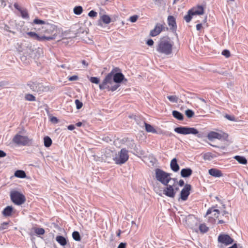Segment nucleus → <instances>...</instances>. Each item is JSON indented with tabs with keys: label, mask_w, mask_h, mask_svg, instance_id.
<instances>
[{
	"label": "nucleus",
	"mask_w": 248,
	"mask_h": 248,
	"mask_svg": "<svg viewBox=\"0 0 248 248\" xmlns=\"http://www.w3.org/2000/svg\"><path fill=\"white\" fill-rule=\"evenodd\" d=\"M172 43L168 37L161 38L156 47V50L161 53L169 55L172 52Z\"/></svg>",
	"instance_id": "1"
},
{
	"label": "nucleus",
	"mask_w": 248,
	"mask_h": 248,
	"mask_svg": "<svg viewBox=\"0 0 248 248\" xmlns=\"http://www.w3.org/2000/svg\"><path fill=\"white\" fill-rule=\"evenodd\" d=\"M155 175L156 179L164 186L167 185L171 180L176 181V179L171 178V174L159 169H155Z\"/></svg>",
	"instance_id": "2"
},
{
	"label": "nucleus",
	"mask_w": 248,
	"mask_h": 248,
	"mask_svg": "<svg viewBox=\"0 0 248 248\" xmlns=\"http://www.w3.org/2000/svg\"><path fill=\"white\" fill-rule=\"evenodd\" d=\"M24 131H20L13 139V141L18 146L29 145L32 142L27 136H24Z\"/></svg>",
	"instance_id": "3"
},
{
	"label": "nucleus",
	"mask_w": 248,
	"mask_h": 248,
	"mask_svg": "<svg viewBox=\"0 0 248 248\" xmlns=\"http://www.w3.org/2000/svg\"><path fill=\"white\" fill-rule=\"evenodd\" d=\"M35 29L40 31V33L44 34L43 35L51 36L56 34L57 36V27L54 24L46 23L42 26L41 28H35Z\"/></svg>",
	"instance_id": "4"
},
{
	"label": "nucleus",
	"mask_w": 248,
	"mask_h": 248,
	"mask_svg": "<svg viewBox=\"0 0 248 248\" xmlns=\"http://www.w3.org/2000/svg\"><path fill=\"white\" fill-rule=\"evenodd\" d=\"M28 85L30 89L33 92H36L39 94L43 92H46L50 90V87L48 86H45L42 83L35 82H30Z\"/></svg>",
	"instance_id": "5"
},
{
	"label": "nucleus",
	"mask_w": 248,
	"mask_h": 248,
	"mask_svg": "<svg viewBox=\"0 0 248 248\" xmlns=\"http://www.w3.org/2000/svg\"><path fill=\"white\" fill-rule=\"evenodd\" d=\"M128 155L127 151L123 148L113 158V160L117 164H122L124 163L128 159Z\"/></svg>",
	"instance_id": "6"
},
{
	"label": "nucleus",
	"mask_w": 248,
	"mask_h": 248,
	"mask_svg": "<svg viewBox=\"0 0 248 248\" xmlns=\"http://www.w3.org/2000/svg\"><path fill=\"white\" fill-rule=\"evenodd\" d=\"M12 201L16 205H21L25 202V196L21 193L16 191H12L10 193Z\"/></svg>",
	"instance_id": "7"
},
{
	"label": "nucleus",
	"mask_w": 248,
	"mask_h": 248,
	"mask_svg": "<svg viewBox=\"0 0 248 248\" xmlns=\"http://www.w3.org/2000/svg\"><path fill=\"white\" fill-rule=\"evenodd\" d=\"M27 33L31 37L41 42L54 40L56 38V34H53L51 36L42 35L32 31L28 32Z\"/></svg>",
	"instance_id": "8"
},
{
	"label": "nucleus",
	"mask_w": 248,
	"mask_h": 248,
	"mask_svg": "<svg viewBox=\"0 0 248 248\" xmlns=\"http://www.w3.org/2000/svg\"><path fill=\"white\" fill-rule=\"evenodd\" d=\"M174 131L177 133L183 135L193 134L197 135L199 134L198 130L193 127L180 126L174 129Z\"/></svg>",
	"instance_id": "9"
},
{
	"label": "nucleus",
	"mask_w": 248,
	"mask_h": 248,
	"mask_svg": "<svg viewBox=\"0 0 248 248\" xmlns=\"http://www.w3.org/2000/svg\"><path fill=\"white\" fill-rule=\"evenodd\" d=\"M228 134L223 133H217L215 131H210L208 133L207 138L210 140L213 141L215 139H217L221 140H226L228 138Z\"/></svg>",
	"instance_id": "10"
},
{
	"label": "nucleus",
	"mask_w": 248,
	"mask_h": 248,
	"mask_svg": "<svg viewBox=\"0 0 248 248\" xmlns=\"http://www.w3.org/2000/svg\"><path fill=\"white\" fill-rule=\"evenodd\" d=\"M114 82L113 73H110L106 77L103 82L99 85V88L100 90L108 89Z\"/></svg>",
	"instance_id": "11"
},
{
	"label": "nucleus",
	"mask_w": 248,
	"mask_h": 248,
	"mask_svg": "<svg viewBox=\"0 0 248 248\" xmlns=\"http://www.w3.org/2000/svg\"><path fill=\"white\" fill-rule=\"evenodd\" d=\"M175 183V181H174L172 185L167 184V185H166L167 186L163 190V194L169 197L174 198L176 194V191H174V188Z\"/></svg>",
	"instance_id": "12"
},
{
	"label": "nucleus",
	"mask_w": 248,
	"mask_h": 248,
	"mask_svg": "<svg viewBox=\"0 0 248 248\" xmlns=\"http://www.w3.org/2000/svg\"><path fill=\"white\" fill-rule=\"evenodd\" d=\"M218 242L220 243L228 246L232 244L233 240L228 234H220L218 236Z\"/></svg>",
	"instance_id": "13"
},
{
	"label": "nucleus",
	"mask_w": 248,
	"mask_h": 248,
	"mask_svg": "<svg viewBox=\"0 0 248 248\" xmlns=\"http://www.w3.org/2000/svg\"><path fill=\"white\" fill-rule=\"evenodd\" d=\"M102 153L101 157V161L109 162L113 158L114 153L110 149H105Z\"/></svg>",
	"instance_id": "14"
},
{
	"label": "nucleus",
	"mask_w": 248,
	"mask_h": 248,
	"mask_svg": "<svg viewBox=\"0 0 248 248\" xmlns=\"http://www.w3.org/2000/svg\"><path fill=\"white\" fill-rule=\"evenodd\" d=\"M191 189V186L188 184H186L184 187L182 189L180 193V198L183 201H186L188 196L190 194V190Z\"/></svg>",
	"instance_id": "15"
},
{
	"label": "nucleus",
	"mask_w": 248,
	"mask_h": 248,
	"mask_svg": "<svg viewBox=\"0 0 248 248\" xmlns=\"http://www.w3.org/2000/svg\"><path fill=\"white\" fill-rule=\"evenodd\" d=\"M164 27L162 24L157 23L153 30L150 31V35L152 36H156L158 35L164 29Z\"/></svg>",
	"instance_id": "16"
},
{
	"label": "nucleus",
	"mask_w": 248,
	"mask_h": 248,
	"mask_svg": "<svg viewBox=\"0 0 248 248\" xmlns=\"http://www.w3.org/2000/svg\"><path fill=\"white\" fill-rule=\"evenodd\" d=\"M110 21L111 19L110 17L108 15H104L101 16L100 19L98 21L97 25L100 27H102V22L106 24H108L110 22Z\"/></svg>",
	"instance_id": "17"
},
{
	"label": "nucleus",
	"mask_w": 248,
	"mask_h": 248,
	"mask_svg": "<svg viewBox=\"0 0 248 248\" xmlns=\"http://www.w3.org/2000/svg\"><path fill=\"white\" fill-rule=\"evenodd\" d=\"M168 22L170 29L174 31L176 30L177 26L175 21V18L172 16H169L168 17Z\"/></svg>",
	"instance_id": "18"
},
{
	"label": "nucleus",
	"mask_w": 248,
	"mask_h": 248,
	"mask_svg": "<svg viewBox=\"0 0 248 248\" xmlns=\"http://www.w3.org/2000/svg\"><path fill=\"white\" fill-rule=\"evenodd\" d=\"M192 14L195 15H202L204 14V9L202 6H198L190 9Z\"/></svg>",
	"instance_id": "19"
},
{
	"label": "nucleus",
	"mask_w": 248,
	"mask_h": 248,
	"mask_svg": "<svg viewBox=\"0 0 248 248\" xmlns=\"http://www.w3.org/2000/svg\"><path fill=\"white\" fill-rule=\"evenodd\" d=\"M208 173L210 175L215 177H220L222 176L221 171L220 170L215 168L209 170Z\"/></svg>",
	"instance_id": "20"
},
{
	"label": "nucleus",
	"mask_w": 248,
	"mask_h": 248,
	"mask_svg": "<svg viewBox=\"0 0 248 248\" xmlns=\"http://www.w3.org/2000/svg\"><path fill=\"white\" fill-rule=\"evenodd\" d=\"M113 81L115 83H121L124 78V76L121 73H113Z\"/></svg>",
	"instance_id": "21"
},
{
	"label": "nucleus",
	"mask_w": 248,
	"mask_h": 248,
	"mask_svg": "<svg viewBox=\"0 0 248 248\" xmlns=\"http://www.w3.org/2000/svg\"><path fill=\"white\" fill-rule=\"evenodd\" d=\"M145 126L146 130L148 132H151L153 133H156V130L150 124H148L145 122H142L141 124V127Z\"/></svg>",
	"instance_id": "22"
},
{
	"label": "nucleus",
	"mask_w": 248,
	"mask_h": 248,
	"mask_svg": "<svg viewBox=\"0 0 248 248\" xmlns=\"http://www.w3.org/2000/svg\"><path fill=\"white\" fill-rule=\"evenodd\" d=\"M171 169L174 172H177L179 170V166L177 163V159L175 158H173L170 164Z\"/></svg>",
	"instance_id": "23"
},
{
	"label": "nucleus",
	"mask_w": 248,
	"mask_h": 248,
	"mask_svg": "<svg viewBox=\"0 0 248 248\" xmlns=\"http://www.w3.org/2000/svg\"><path fill=\"white\" fill-rule=\"evenodd\" d=\"M56 241L62 246H67V240L62 236L58 235L56 237Z\"/></svg>",
	"instance_id": "24"
},
{
	"label": "nucleus",
	"mask_w": 248,
	"mask_h": 248,
	"mask_svg": "<svg viewBox=\"0 0 248 248\" xmlns=\"http://www.w3.org/2000/svg\"><path fill=\"white\" fill-rule=\"evenodd\" d=\"M219 213L220 212L218 210L214 209V208H211L207 210L206 215L212 214L214 217L217 218L218 217Z\"/></svg>",
	"instance_id": "25"
},
{
	"label": "nucleus",
	"mask_w": 248,
	"mask_h": 248,
	"mask_svg": "<svg viewBox=\"0 0 248 248\" xmlns=\"http://www.w3.org/2000/svg\"><path fill=\"white\" fill-rule=\"evenodd\" d=\"M192 170L190 168L183 169L181 171V175L183 177H187L191 175Z\"/></svg>",
	"instance_id": "26"
},
{
	"label": "nucleus",
	"mask_w": 248,
	"mask_h": 248,
	"mask_svg": "<svg viewBox=\"0 0 248 248\" xmlns=\"http://www.w3.org/2000/svg\"><path fill=\"white\" fill-rule=\"evenodd\" d=\"M12 211V207L10 206H8L3 209L2 211V214L5 217L10 216L11 215Z\"/></svg>",
	"instance_id": "27"
},
{
	"label": "nucleus",
	"mask_w": 248,
	"mask_h": 248,
	"mask_svg": "<svg viewBox=\"0 0 248 248\" xmlns=\"http://www.w3.org/2000/svg\"><path fill=\"white\" fill-rule=\"evenodd\" d=\"M234 158L240 164L245 165L247 163V159L242 156L235 155Z\"/></svg>",
	"instance_id": "28"
},
{
	"label": "nucleus",
	"mask_w": 248,
	"mask_h": 248,
	"mask_svg": "<svg viewBox=\"0 0 248 248\" xmlns=\"http://www.w3.org/2000/svg\"><path fill=\"white\" fill-rule=\"evenodd\" d=\"M15 176L17 178H24L26 176L25 172L22 170H17L15 172Z\"/></svg>",
	"instance_id": "29"
},
{
	"label": "nucleus",
	"mask_w": 248,
	"mask_h": 248,
	"mask_svg": "<svg viewBox=\"0 0 248 248\" xmlns=\"http://www.w3.org/2000/svg\"><path fill=\"white\" fill-rule=\"evenodd\" d=\"M193 16L194 15L192 14L190 10H189L187 12V14L184 16V19L186 23H189L191 21Z\"/></svg>",
	"instance_id": "30"
},
{
	"label": "nucleus",
	"mask_w": 248,
	"mask_h": 248,
	"mask_svg": "<svg viewBox=\"0 0 248 248\" xmlns=\"http://www.w3.org/2000/svg\"><path fill=\"white\" fill-rule=\"evenodd\" d=\"M173 116L179 120H182L184 118L183 115L176 110H173L172 111Z\"/></svg>",
	"instance_id": "31"
},
{
	"label": "nucleus",
	"mask_w": 248,
	"mask_h": 248,
	"mask_svg": "<svg viewBox=\"0 0 248 248\" xmlns=\"http://www.w3.org/2000/svg\"><path fill=\"white\" fill-rule=\"evenodd\" d=\"M44 145L46 147H49L51 146L52 144V140L48 136H46L44 139Z\"/></svg>",
	"instance_id": "32"
},
{
	"label": "nucleus",
	"mask_w": 248,
	"mask_h": 248,
	"mask_svg": "<svg viewBox=\"0 0 248 248\" xmlns=\"http://www.w3.org/2000/svg\"><path fill=\"white\" fill-rule=\"evenodd\" d=\"M155 5H156L157 7H164L166 6V2L164 0H153Z\"/></svg>",
	"instance_id": "33"
},
{
	"label": "nucleus",
	"mask_w": 248,
	"mask_h": 248,
	"mask_svg": "<svg viewBox=\"0 0 248 248\" xmlns=\"http://www.w3.org/2000/svg\"><path fill=\"white\" fill-rule=\"evenodd\" d=\"M73 11L75 14L79 15L82 13L83 8L81 6H77L74 8Z\"/></svg>",
	"instance_id": "34"
},
{
	"label": "nucleus",
	"mask_w": 248,
	"mask_h": 248,
	"mask_svg": "<svg viewBox=\"0 0 248 248\" xmlns=\"http://www.w3.org/2000/svg\"><path fill=\"white\" fill-rule=\"evenodd\" d=\"M25 99L29 101H35L36 100L35 97L32 94L30 93L25 94Z\"/></svg>",
	"instance_id": "35"
},
{
	"label": "nucleus",
	"mask_w": 248,
	"mask_h": 248,
	"mask_svg": "<svg viewBox=\"0 0 248 248\" xmlns=\"http://www.w3.org/2000/svg\"><path fill=\"white\" fill-rule=\"evenodd\" d=\"M202 157L205 160H211L214 156L211 153H207L203 155Z\"/></svg>",
	"instance_id": "36"
},
{
	"label": "nucleus",
	"mask_w": 248,
	"mask_h": 248,
	"mask_svg": "<svg viewBox=\"0 0 248 248\" xmlns=\"http://www.w3.org/2000/svg\"><path fill=\"white\" fill-rule=\"evenodd\" d=\"M72 237L73 238L77 241H79L80 240L81 238L79 232L77 231H74L72 233Z\"/></svg>",
	"instance_id": "37"
},
{
	"label": "nucleus",
	"mask_w": 248,
	"mask_h": 248,
	"mask_svg": "<svg viewBox=\"0 0 248 248\" xmlns=\"http://www.w3.org/2000/svg\"><path fill=\"white\" fill-rule=\"evenodd\" d=\"M167 98L172 103H177L178 100V97L176 95H170L167 96Z\"/></svg>",
	"instance_id": "38"
},
{
	"label": "nucleus",
	"mask_w": 248,
	"mask_h": 248,
	"mask_svg": "<svg viewBox=\"0 0 248 248\" xmlns=\"http://www.w3.org/2000/svg\"><path fill=\"white\" fill-rule=\"evenodd\" d=\"M35 232L39 235H43L45 233V230L42 228H36L34 229Z\"/></svg>",
	"instance_id": "39"
},
{
	"label": "nucleus",
	"mask_w": 248,
	"mask_h": 248,
	"mask_svg": "<svg viewBox=\"0 0 248 248\" xmlns=\"http://www.w3.org/2000/svg\"><path fill=\"white\" fill-rule=\"evenodd\" d=\"M185 114L188 118H192L194 115L193 111L189 109H188L185 111Z\"/></svg>",
	"instance_id": "40"
},
{
	"label": "nucleus",
	"mask_w": 248,
	"mask_h": 248,
	"mask_svg": "<svg viewBox=\"0 0 248 248\" xmlns=\"http://www.w3.org/2000/svg\"><path fill=\"white\" fill-rule=\"evenodd\" d=\"M199 229L202 232H206L208 231V227L204 224H202L200 225Z\"/></svg>",
	"instance_id": "41"
},
{
	"label": "nucleus",
	"mask_w": 248,
	"mask_h": 248,
	"mask_svg": "<svg viewBox=\"0 0 248 248\" xmlns=\"http://www.w3.org/2000/svg\"><path fill=\"white\" fill-rule=\"evenodd\" d=\"M118 84L119 83H116L114 85H110L111 86H109V88L108 89V90L109 91L110 90L112 92L116 91L120 86Z\"/></svg>",
	"instance_id": "42"
},
{
	"label": "nucleus",
	"mask_w": 248,
	"mask_h": 248,
	"mask_svg": "<svg viewBox=\"0 0 248 248\" xmlns=\"http://www.w3.org/2000/svg\"><path fill=\"white\" fill-rule=\"evenodd\" d=\"M21 16L22 17L24 18H29V15L28 14L27 11L26 10H21L20 11Z\"/></svg>",
	"instance_id": "43"
},
{
	"label": "nucleus",
	"mask_w": 248,
	"mask_h": 248,
	"mask_svg": "<svg viewBox=\"0 0 248 248\" xmlns=\"http://www.w3.org/2000/svg\"><path fill=\"white\" fill-rule=\"evenodd\" d=\"M126 144L129 147V148H131V149L135 148L136 147V146L135 145L133 140H128L127 141Z\"/></svg>",
	"instance_id": "44"
},
{
	"label": "nucleus",
	"mask_w": 248,
	"mask_h": 248,
	"mask_svg": "<svg viewBox=\"0 0 248 248\" xmlns=\"http://www.w3.org/2000/svg\"><path fill=\"white\" fill-rule=\"evenodd\" d=\"M35 24L41 25V26L44 25V24H46L44 21L39 19H35L33 22Z\"/></svg>",
	"instance_id": "45"
},
{
	"label": "nucleus",
	"mask_w": 248,
	"mask_h": 248,
	"mask_svg": "<svg viewBox=\"0 0 248 248\" xmlns=\"http://www.w3.org/2000/svg\"><path fill=\"white\" fill-rule=\"evenodd\" d=\"M75 104L76 105V108L78 109L81 108L83 106V104L78 99L75 100Z\"/></svg>",
	"instance_id": "46"
},
{
	"label": "nucleus",
	"mask_w": 248,
	"mask_h": 248,
	"mask_svg": "<svg viewBox=\"0 0 248 248\" xmlns=\"http://www.w3.org/2000/svg\"><path fill=\"white\" fill-rule=\"evenodd\" d=\"M221 54L224 56L226 58H228L230 56V52L227 49H225L222 51Z\"/></svg>",
	"instance_id": "47"
},
{
	"label": "nucleus",
	"mask_w": 248,
	"mask_h": 248,
	"mask_svg": "<svg viewBox=\"0 0 248 248\" xmlns=\"http://www.w3.org/2000/svg\"><path fill=\"white\" fill-rule=\"evenodd\" d=\"M92 83L98 84L99 82V78L96 77H91L90 79Z\"/></svg>",
	"instance_id": "48"
},
{
	"label": "nucleus",
	"mask_w": 248,
	"mask_h": 248,
	"mask_svg": "<svg viewBox=\"0 0 248 248\" xmlns=\"http://www.w3.org/2000/svg\"><path fill=\"white\" fill-rule=\"evenodd\" d=\"M138 17H139L138 16H137V15H134V16H132L130 17L129 20L131 22L134 23V22H135L137 20Z\"/></svg>",
	"instance_id": "49"
},
{
	"label": "nucleus",
	"mask_w": 248,
	"mask_h": 248,
	"mask_svg": "<svg viewBox=\"0 0 248 248\" xmlns=\"http://www.w3.org/2000/svg\"><path fill=\"white\" fill-rule=\"evenodd\" d=\"M78 33H82V34H87L88 33V30H84L83 28H80L78 32Z\"/></svg>",
	"instance_id": "50"
},
{
	"label": "nucleus",
	"mask_w": 248,
	"mask_h": 248,
	"mask_svg": "<svg viewBox=\"0 0 248 248\" xmlns=\"http://www.w3.org/2000/svg\"><path fill=\"white\" fill-rule=\"evenodd\" d=\"M133 117H134L135 121L136 122L137 124L141 127V124L142 123V122H144V121H142V120H140V118H139L138 117H137L136 116H134Z\"/></svg>",
	"instance_id": "51"
},
{
	"label": "nucleus",
	"mask_w": 248,
	"mask_h": 248,
	"mask_svg": "<svg viewBox=\"0 0 248 248\" xmlns=\"http://www.w3.org/2000/svg\"><path fill=\"white\" fill-rule=\"evenodd\" d=\"M133 117H134L135 121L136 122L137 124L141 127V124L142 123V122H144V121H142V120H140V118H139L138 117H137L136 116H134Z\"/></svg>",
	"instance_id": "52"
},
{
	"label": "nucleus",
	"mask_w": 248,
	"mask_h": 248,
	"mask_svg": "<svg viewBox=\"0 0 248 248\" xmlns=\"http://www.w3.org/2000/svg\"><path fill=\"white\" fill-rule=\"evenodd\" d=\"M97 13L93 11L92 10L88 13V16L91 17H94L97 16Z\"/></svg>",
	"instance_id": "53"
},
{
	"label": "nucleus",
	"mask_w": 248,
	"mask_h": 248,
	"mask_svg": "<svg viewBox=\"0 0 248 248\" xmlns=\"http://www.w3.org/2000/svg\"><path fill=\"white\" fill-rule=\"evenodd\" d=\"M8 224V222H4L2 223L0 225V231H2L3 230L6 229Z\"/></svg>",
	"instance_id": "54"
},
{
	"label": "nucleus",
	"mask_w": 248,
	"mask_h": 248,
	"mask_svg": "<svg viewBox=\"0 0 248 248\" xmlns=\"http://www.w3.org/2000/svg\"><path fill=\"white\" fill-rule=\"evenodd\" d=\"M225 117L228 119V120H230V121H235V118L234 116H231V115H228V114H226L225 116Z\"/></svg>",
	"instance_id": "55"
},
{
	"label": "nucleus",
	"mask_w": 248,
	"mask_h": 248,
	"mask_svg": "<svg viewBox=\"0 0 248 248\" xmlns=\"http://www.w3.org/2000/svg\"><path fill=\"white\" fill-rule=\"evenodd\" d=\"M2 29H3L4 30L7 31H9V32H12L10 30V27L7 26V25H5V24H3V25H2L1 27H0Z\"/></svg>",
	"instance_id": "56"
},
{
	"label": "nucleus",
	"mask_w": 248,
	"mask_h": 248,
	"mask_svg": "<svg viewBox=\"0 0 248 248\" xmlns=\"http://www.w3.org/2000/svg\"><path fill=\"white\" fill-rule=\"evenodd\" d=\"M78 78V77L77 76H73L72 77H70L68 78L69 80L70 81H75L77 80Z\"/></svg>",
	"instance_id": "57"
},
{
	"label": "nucleus",
	"mask_w": 248,
	"mask_h": 248,
	"mask_svg": "<svg viewBox=\"0 0 248 248\" xmlns=\"http://www.w3.org/2000/svg\"><path fill=\"white\" fill-rule=\"evenodd\" d=\"M147 44L149 46H152L154 44V41L150 39L147 41Z\"/></svg>",
	"instance_id": "58"
},
{
	"label": "nucleus",
	"mask_w": 248,
	"mask_h": 248,
	"mask_svg": "<svg viewBox=\"0 0 248 248\" xmlns=\"http://www.w3.org/2000/svg\"><path fill=\"white\" fill-rule=\"evenodd\" d=\"M126 243H121L118 247V248H125Z\"/></svg>",
	"instance_id": "59"
},
{
	"label": "nucleus",
	"mask_w": 248,
	"mask_h": 248,
	"mask_svg": "<svg viewBox=\"0 0 248 248\" xmlns=\"http://www.w3.org/2000/svg\"><path fill=\"white\" fill-rule=\"evenodd\" d=\"M51 121L54 123H57L58 122L57 118L55 117H53L51 119Z\"/></svg>",
	"instance_id": "60"
},
{
	"label": "nucleus",
	"mask_w": 248,
	"mask_h": 248,
	"mask_svg": "<svg viewBox=\"0 0 248 248\" xmlns=\"http://www.w3.org/2000/svg\"><path fill=\"white\" fill-rule=\"evenodd\" d=\"M6 153L2 150H0V158L6 156Z\"/></svg>",
	"instance_id": "61"
},
{
	"label": "nucleus",
	"mask_w": 248,
	"mask_h": 248,
	"mask_svg": "<svg viewBox=\"0 0 248 248\" xmlns=\"http://www.w3.org/2000/svg\"><path fill=\"white\" fill-rule=\"evenodd\" d=\"M68 129L69 130H73L75 129V125L73 124H71L68 126Z\"/></svg>",
	"instance_id": "62"
},
{
	"label": "nucleus",
	"mask_w": 248,
	"mask_h": 248,
	"mask_svg": "<svg viewBox=\"0 0 248 248\" xmlns=\"http://www.w3.org/2000/svg\"><path fill=\"white\" fill-rule=\"evenodd\" d=\"M202 28V24H198L196 25V29L198 31H200L201 29Z\"/></svg>",
	"instance_id": "63"
},
{
	"label": "nucleus",
	"mask_w": 248,
	"mask_h": 248,
	"mask_svg": "<svg viewBox=\"0 0 248 248\" xmlns=\"http://www.w3.org/2000/svg\"><path fill=\"white\" fill-rule=\"evenodd\" d=\"M14 7L17 9L18 10V11H20L21 10V9L19 7L18 4L17 3H15L14 4Z\"/></svg>",
	"instance_id": "64"
}]
</instances>
